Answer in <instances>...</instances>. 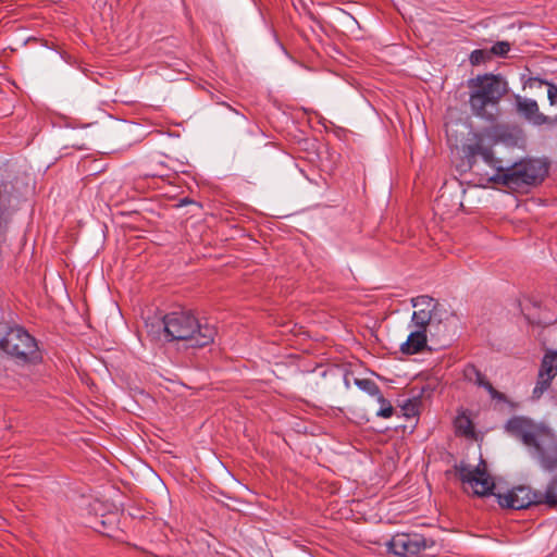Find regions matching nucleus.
<instances>
[{"mask_svg": "<svg viewBox=\"0 0 557 557\" xmlns=\"http://www.w3.org/2000/svg\"><path fill=\"white\" fill-rule=\"evenodd\" d=\"M506 429L522 441L541 468L547 471L557 468V436L552 429L524 417L510 419Z\"/></svg>", "mask_w": 557, "mask_h": 557, "instance_id": "nucleus-2", "label": "nucleus"}, {"mask_svg": "<svg viewBox=\"0 0 557 557\" xmlns=\"http://www.w3.org/2000/svg\"><path fill=\"white\" fill-rule=\"evenodd\" d=\"M518 110L533 123L541 124L545 121L543 114L539 112V106L535 100L519 98Z\"/></svg>", "mask_w": 557, "mask_h": 557, "instance_id": "nucleus-12", "label": "nucleus"}, {"mask_svg": "<svg viewBox=\"0 0 557 557\" xmlns=\"http://www.w3.org/2000/svg\"><path fill=\"white\" fill-rule=\"evenodd\" d=\"M496 496L502 507L510 509H524L532 504L539 503L541 499L539 493L525 485H519L505 492H498Z\"/></svg>", "mask_w": 557, "mask_h": 557, "instance_id": "nucleus-8", "label": "nucleus"}, {"mask_svg": "<svg viewBox=\"0 0 557 557\" xmlns=\"http://www.w3.org/2000/svg\"><path fill=\"white\" fill-rule=\"evenodd\" d=\"M0 349L18 366L36 364L42 358L36 339L22 327L0 325Z\"/></svg>", "mask_w": 557, "mask_h": 557, "instance_id": "nucleus-5", "label": "nucleus"}, {"mask_svg": "<svg viewBox=\"0 0 557 557\" xmlns=\"http://www.w3.org/2000/svg\"><path fill=\"white\" fill-rule=\"evenodd\" d=\"M547 96L552 106H557V87L549 85Z\"/></svg>", "mask_w": 557, "mask_h": 557, "instance_id": "nucleus-20", "label": "nucleus"}, {"mask_svg": "<svg viewBox=\"0 0 557 557\" xmlns=\"http://www.w3.org/2000/svg\"><path fill=\"white\" fill-rule=\"evenodd\" d=\"M510 50V45L508 41H498L496 42L490 50L491 55L495 54L498 57H504Z\"/></svg>", "mask_w": 557, "mask_h": 557, "instance_id": "nucleus-19", "label": "nucleus"}, {"mask_svg": "<svg viewBox=\"0 0 557 557\" xmlns=\"http://www.w3.org/2000/svg\"><path fill=\"white\" fill-rule=\"evenodd\" d=\"M455 425L458 432L463 435H470L473 432L471 421L465 414H461L456 418Z\"/></svg>", "mask_w": 557, "mask_h": 557, "instance_id": "nucleus-14", "label": "nucleus"}, {"mask_svg": "<svg viewBox=\"0 0 557 557\" xmlns=\"http://www.w3.org/2000/svg\"><path fill=\"white\" fill-rule=\"evenodd\" d=\"M557 375V352H548L544 356L539 374V382L534 394L541 395L548 386L553 377Z\"/></svg>", "mask_w": 557, "mask_h": 557, "instance_id": "nucleus-10", "label": "nucleus"}, {"mask_svg": "<svg viewBox=\"0 0 557 557\" xmlns=\"http://www.w3.org/2000/svg\"><path fill=\"white\" fill-rule=\"evenodd\" d=\"M444 198H445V193H443V194L441 195V197H440V199H438V203H440V202H442V201L444 200Z\"/></svg>", "mask_w": 557, "mask_h": 557, "instance_id": "nucleus-21", "label": "nucleus"}, {"mask_svg": "<svg viewBox=\"0 0 557 557\" xmlns=\"http://www.w3.org/2000/svg\"><path fill=\"white\" fill-rule=\"evenodd\" d=\"M429 333L422 329L411 331L407 339L400 345V351L406 355H414L424 349Z\"/></svg>", "mask_w": 557, "mask_h": 557, "instance_id": "nucleus-11", "label": "nucleus"}, {"mask_svg": "<svg viewBox=\"0 0 557 557\" xmlns=\"http://www.w3.org/2000/svg\"><path fill=\"white\" fill-rule=\"evenodd\" d=\"M495 129H486L472 134L463 146V151L470 160L480 156L488 170L480 175L478 184L482 187L503 185L511 189H519L527 185H534L543 181L547 173L546 164L540 160H527L504 168L496 160L492 147L497 143Z\"/></svg>", "mask_w": 557, "mask_h": 557, "instance_id": "nucleus-1", "label": "nucleus"}, {"mask_svg": "<svg viewBox=\"0 0 557 557\" xmlns=\"http://www.w3.org/2000/svg\"><path fill=\"white\" fill-rule=\"evenodd\" d=\"M357 386L368 394L377 397L381 394L376 384L370 380H356Z\"/></svg>", "mask_w": 557, "mask_h": 557, "instance_id": "nucleus-17", "label": "nucleus"}, {"mask_svg": "<svg viewBox=\"0 0 557 557\" xmlns=\"http://www.w3.org/2000/svg\"><path fill=\"white\" fill-rule=\"evenodd\" d=\"M152 337L166 341H185L193 347H202L213 342L215 330L209 324H200L188 311L171 312L162 320L146 324Z\"/></svg>", "mask_w": 557, "mask_h": 557, "instance_id": "nucleus-3", "label": "nucleus"}, {"mask_svg": "<svg viewBox=\"0 0 557 557\" xmlns=\"http://www.w3.org/2000/svg\"><path fill=\"white\" fill-rule=\"evenodd\" d=\"M472 86L475 87L470 96L473 112L482 117H491L493 113L487 108H494L506 94V83L499 76L488 74L473 79Z\"/></svg>", "mask_w": 557, "mask_h": 557, "instance_id": "nucleus-6", "label": "nucleus"}, {"mask_svg": "<svg viewBox=\"0 0 557 557\" xmlns=\"http://www.w3.org/2000/svg\"><path fill=\"white\" fill-rule=\"evenodd\" d=\"M413 313L411 323L422 329L432 337H442L449 332L455 314L436 299L422 295L411 299Z\"/></svg>", "mask_w": 557, "mask_h": 557, "instance_id": "nucleus-4", "label": "nucleus"}, {"mask_svg": "<svg viewBox=\"0 0 557 557\" xmlns=\"http://www.w3.org/2000/svg\"><path fill=\"white\" fill-rule=\"evenodd\" d=\"M491 57L492 55L490 50L478 49L472 51V53L470 54V62L472 65H478L482 62H485L486 60H490Z\"/></svg>", "mask_w": 557, "mask_h": 557, "instance_id": "nucleus-16", "label": "nucleus"}, {"mask_svg": "<svg viewBox=\"0 0 557 557\" xmlns=\"http://www.w3.org/2000/svg\"><path fill=\"white\" fill-rule=\"evenodd\" d=\"M545 499L548 504H557V475L548 484L545 492Z\"/></svg>", "mask_w": 557, "mask_h": 557, "instance_id": "nucleus-18", "label": "nucleus"}, {"mask_svg": "<svg viewBox=\"0 0 557 557\" xmlns=\"http://www.w3.org/2000/svg\"><path fill=\"white\" fill-rule=\"evenodd\" d=\"M476 383L480 385V386H483L487 392L488 394L491 395V397L493 399H496V400H504V395L499 392H497L487 381L484 380V377L481 375V373H476Z\"/></svg>", "mask_w": 557, "mask_h": 557, "instance_id": "nucleus-15", "label": "nucleus"}, {"mask_svg": "<svg viewBox=\"0 0 557 557\" xmlns=\"http://www.w3.org/2000/svg\"><path fill=\"white\" fill-rule=\"evenodd\" d=\"M467 493L476 496H486L492 493L495 483L486 470V463L481 460L476 466L461 463L456 468Z\"/></svg>", "mask_w": 557, "mask_h": 557, "instance_id": "nucleus-7", "label": "nucleus"}, {"mask_svg": "<svg viewBox=\"0 0 557 557\" xmlns=\"http://www.w3.org/2000/svg\"><path fill=\"white\" fill-rule=\"evenodd\" d=\"M386 546L393 554L409 557L425 548V540L419 534L400 533L393 536Z\"/></svg>", "mask_w": 557, "mask_h": 557, "instance_id": "nucleus-9", "label": "nucleus"}, {"mask_svg": "<svg viewBox=\"0 0 557 557\" xmlns=\"http://www.w3.org/2000/svg\"><path fill=\"white\" fill-rule=\"evenodd\" d=\"M376 401L379 404V409L376 410V416L381 418H391L394 412L393 406L387 401L381 394H377Z\"/></svg>", "mask_w": 557, "mask_h": 557, "instance_id": "nucleus-13", "label": "nucleus"}]
</instances>
